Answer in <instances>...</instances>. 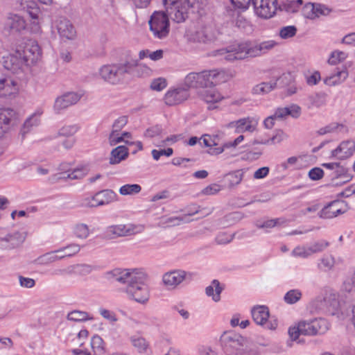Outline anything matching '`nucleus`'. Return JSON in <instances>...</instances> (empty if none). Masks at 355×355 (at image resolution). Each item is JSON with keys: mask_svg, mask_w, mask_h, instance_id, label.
<instances>
[{"mask_svg": "<svg viewBox=\"0 0 355 355\" xmlns=\"http://www.w3.org/2000/svg\"><path fill=\"white\" fill-rule=\"evenodd\" d=\"M110 278L127 284L125 292L138 303L145 304L149 300V291L145 284L146 275L137 270L116 268L110 272Z\"/></svg>", "mask_w": 355, "mask_h": 355, "instance_id": "1", "label": "nucleus"}, {"mask_svg": "<svg viewBox=\"0 0 355 355\" xmlns=\"http://www.w3.org/2000/svg\"><path fill=\"white\" fill-rule=\"evenodd\" d=\"M225 81V73L218 69L190 73L186 76L184 85L187 88H202L215 86Z\"/></svg>", "mask_w": 355, "mask_h": 355, "instance_id": "2", "label": "nucleus"}, {"mask_svg": "<svg viewBox=\"0 0 355 355\" xmlns=\"http://www.w3.org/2000/svg\"><path fill=\"white\" fill-rule=\"evenodd\" d=\"M251 53V42L243 41L232 43L225 48L217 50L214 55L223 56L225 60L233 62L252 58Z\"/></svg>", "mask_w": 355, "mask_h": 355, "instance_id": "3", "label": "nucleus"}, {"mask_svg": "<svg viewBox=\"0 0 355 355\" xmlns=\"http://www.w3.org/2000/svg\"><path fill=\"white\" fill-rule=\"evenodd\" d=\"M163 3L167 16L177 23L184 22L193 7L189 0H163Z\"/></svg>", "mask_w": 355, "mask_h": 355, "instance_id": "4", "label": "nucleus"}, {"mask_svg": "<svg viewBox=\"0 0 355 355\" xmlns=\"http://www.w3.org/2000/svg\"><path fill=\"white\" fill-rule=\"evenodd\" d=\"M98 72L104 81L116 84L123 78L124 74L130 73V65L128 61L124 63L104 64L101 67Z\"/></svg>", "mask_w": 355, "mask_h": 355, "instance_id": "5", "label": "nucleus"}, {"mask_svg": "<svg viewBox=\"0 0 355 355\" xmlns=\"http://www.w3.org/2000/svg\"><path fill=\"white\" fill-rule=\"evenodd\" d=\"M329 329L328 321L320 318L300 320L289 327L288 333H325Z\"/></svg>", "mask_w": 355, "mask_h": 355, "instance_id": "6", "label": "nucleus"}, {"mask_svg": "<svg viewBox=\"0 0 355 355\" xmlns=\"http://www.w3.org/2000/svg\"><path fill=\"white\" fill-rule=\"evenodd\" d=\"M219 340L223 351L227 355H237L249 344L247 338L241 334H221Z\"/></svg>", "mask_w": 355, "mask_h": 355, "instance_id": "7", "label": "nucleus"}, {"mask_svg": "<svg viewBox=\"0 0 355 355\" xmlns=\"http://www.w3.org/2000/svg\"><path fill=\"white\" fill-rule=\"evenodd\" d=\"M150 31L158 39L166 37L169 33L168 17L164 12H155L149 21Z\"/></svg>", "mask_w": 355, "mask_h": 355, "instance_id": "8", "label": "nucleus"}, {"mask_svg": "<svg viewBox=\"0 0 355 355\" xmlns=\"http://www.w3.org/2000/svg\"><path fill=\"white\" fill-rule=\"evenodd\" d=\"M19 123L18 114L12 108H0V138L9 133Z\"/></svg>", "mask_w": 355, "mask_h": 355, "instance_id": "9", "label": "nucleus"}, {"mask_svg": "<svg viewBox=\"0 0 355 355\" xmlns=\"http://www.w3.org/2000/svg\"><path fill=\"white\" fill-rule=\"evenodd\" d=\"M143 230L144 227L142 225H136L131 223H120L109 226L106 230V234L112 238H116L139 234L142 232Z\"/></svg>", "mask_w": 355, "mask_h": 355, "instance_id": "10", "label": "nucleus"}, {"mask_svg": "<svg viewBox=\"0 0 355 355\" xmlns=\"http://www.w3.org/2000/svg\"><path fill=\"white\" fill-rule=\"evenodd\" d=\"M21 56L28 66L36 63L42 56V51L37 41L28 40L23 46H19Z\"/></svg>", "mask_w": 355, "mask_h": 355, "instance_id": "11", "label": "nucleus"}, {"mask_svg": "<svg viewBox=\"0 0 355 355\" xmlns=\"http://www.w3.org/2000/svg\"><path fill=\"white\" fill-rule=\"evenodd\" d=\"M116 193L110 189L103 190L91 198H86L82 201V206L86 207H96L105 205L116 200Z\"/></svg>", "mask_w": 355, "mask_h": 355, "instance_id": "12", "label": "nucleus"}, {"mask_svg": "<svg viewBox=\"0 0 355 355\" xmlns=\"http://www.w3.org/2000/svg\"><path fill=\"white\" fill-rule=\"evenodd\" d=\"M324 306L331 315L343 319L347 314V311L341 305L338 295L335 293H327L323 299Z\"/></svg>", "mask_w": 355, "mask_h": 355, "instance_id": "13", "label": "nucleus"}, {"mask_svg": "<svg viewBox=\"0 0 355 355\" xmlns=\"http://www.w3.org/2000/svg\"><path fill=\"white\" fill-rule=\"evenodd\" d=\"M251 3L256 15L263 19L272 17L277 10V0H252Z\"/></svg>", "mask_w": 355, "mask_h": 355, "instance_id": "14", "label": "nucleus"}, {"mask_svg": "<svg viewBox=\"0 0 355 355\" xmlns=\"http://www.w3.org/2000/svg\"><path fill=\"white\" fill-rule=\"evenodd\" d=\"M252 315L254 321L259 325L266 324V329L270 331L275 330L277 327V320L268 321L270 313L269 309L266 306H254L252 309Z\"/></svg>", "mask_w": 355, "mask_h": 355, "instance_id": "15", "label": "nucleus"}, {"mask_svg": "<svg viewBox=\"0 0 355 355\" xmlns=\"http://www.w3.org/2000/svg\"><path fill=\"white\" fill-rule=\"evenodd\" d=\"M25 19L17 14L9 13L5 19L3 28L9 33H20L26 28Z\"/></svg>", "mask_w": 355, "mask_h": 355, "instance_id": "16", "label": "nucleus"}, {"mask_svg": "<svg viewBox=\"0 0 355 355\" xmlns=\"http://www.w3.org/2000/svg\"><path fill=\"white\" fill-rule=\"evenodd\" d=\"M347 204L342 200H334L325 206L320 212V218L329 219L347 211Z\"/></svg>", "mask_w": 355, "mask_h": 355, "instance_id": "17", "label": "nucleus"}, {"mask_svg": "<svg viewBox=\"0 0 355 355\" xmlns=\"http://www.w3.org/2000/svg\"><path fill=\"white\" fill-rule=\"evenodd\" d=\"M217 39V33L212 27H203L191 34L189 40L198 43H210Z\"/></svg>", "mask_w": 355, "mask_h": 355, "instance_id": "18", "label": "nucleus"}, {"mask_svg": "<svg viewBox=\"0 0 355 355\" xmlns=\"http://www.w3.org/2000/svg\"><path fill=\"white\" fill-rule=\"evenodd\" d=\"M3 66L7 70L17 73L24 66L28 65L21 56V50L17 49L14 53L4 57Z\"/></svg>", "mask_w": 355, "mask_h": 355, "instance_id": "19", "label": "nucleus"}, {"mask_svg": "<svg viewBox=\"0 0 355 355\" xmlns=\"http://www.w3.org/2000/svg\"><path fill=\"white\" fill-rule=\"evenodd\" d=\"M54 24L59 35L62 38L70 40L75 38L76 32L74 26L69 19L63 17H60L55 20Z\"/></svg>", "mask_w": 355, "mask_h": 355, "instance_id": "20", "label": "nucleus"}, {"mask_svg": "<svg viewBox=\"0 0 355 355\" xmlns=\"http://www.w3.org/2000/svg\"><path fill=\"white\" fill-rule=\"evenodd\" d=\"M19 90L17 82L12 78L0 79V98H13L18 94Z\"/></svg>", "mask_w": 355, "mask_h": 355, "instance_id": "21", "label": "nucleus"}, {"mask_svg": "<svg viewBox=\"0 0 355 355\" xmlns=\"http://www.w3.org/2000/svg\"><path fill=\"white\" fill-rule=\"evenodd\" d=\"M355 152V142L347 140L341 142L340 145L331 151V157L339 159L350 157Z\"/></svg>", "mask_w": 355, "mask_h": 355, "instance_id": "22", "label": "nucleus"}, {"mask_svg": "<svg viewBox=\"0 0 355 355\" xmlns=\"http://www.w3.org/2000/svg\"><path fill=\"white\" fill-rule=\"evenodd\" d=\"M80 96L74 92H68L60 96H58L54 103L53 108L56 112L66 109L68 107L78 103Z\"/></svg>", "mask_w": 355, "mask_h": 355, "instance_id": "23", "label": "nucleus"}, {"mask_svg": "<svg viewBox=\"0 0 355 355\" xmlns=\"http://www.w3.org/2000/svg\"><path fill=\"white\" fill-rule=\"evenodd\" d=\"M189 96L188 89L178 88L168 91L164 96V101L168 105L180 104L186 101Z\"/></svg>", "mask_w": 355, "mask_h": 355, "instance_id": "24", "label": "nucleus"}, {"mask_svg": "<svg viewBox=\"0 0 355 355\" xmlns=\"http://www.w3.org/2000/svg\"><path fill=\"white\" fill-rule=\"evenodd\" d=\"M331 184L333 186H341L352 179V175L348 173L347 170L342 166L337 168L336 170L331 171L329 174Z\"/></svg>", "mask_w": 355, "mask_h": 355, "instance_id": "25", "label": "nucleus"}, {"mask_svg": "<svg viewBox=\"0 0 355 355\" xmlns=\"http://www.w3.org/2000/svg\"><path fill=\"white\" fill-rule=\"evenodd\" d=\"M24 241V236L18 232L0 236V248L10 249L19 245Z\"/></svg>", "mask_w": 355, "mask_h": 355, "instance_id": "26", "label": "nucleus"}, {"mask_svg": "<svg viewBox=\"0 0 355 355\" xmlns=\"http://www.w3.org/2000/svg\"><path fill=\"white\" fill-rule=\"evenodd\" d=\"M198 96L208 104H215L223 98L222 95L214 88V86L205 87L200 90L198 92Z\"/></svg>", "mask_w": 355, "mask_h": 355, "instance_id": "27", "label": "nucleus"}, {"mask_svg": "<svg viewBox=\"0 0 355 355\" xmlns=\"http://www.w3.org/2000/svg\"><path fill=\"white\" fill-rule=\"evenodd\" d=\"M186 272L183 270H174L165 273L163 275V282L165 286L175 288L185 278Z\"/></svg>", "mask_w": 355, "mask_h": 355, "instance_id": "28", "label": "nucleus"}, {"mask_svg": "<svg viewBox=\"0 0 355 355\" xmlns=\"http://www.w3.org/2000/svg\"><path fill=\"white\" fill-rule=\"evenodd\" d=\"M301 109L297 105H292L290 107H279L275 113L274 117L277 119H283L290 115L293 118H297L300 114Z\"/></svg>", "mask_w": 355, "mask_h": 355, "instance_id": "29", "label": "nucleus"}, {"mask_svg": "<svg viewBox=\"0 0 355 355\" xmlns=\"http://www.w3.org/2000/svg\"><path fill=\"white\" fill-rule=\"evenodd\" d=\"M277 43L273 40L262 42L258 44L251 42V56L255 58L267 53L275 47Z\"/></svg>", "mask_w": 355, "mask_h": 355, "instance_id": "30", "label": "nucleus"}, {"mask_svg": "<svg viewBox=\"0 0 355 355\" xmlns=\"http://www.w3.org/2000/svg\"><path fill=\"white\" fill-rule=\"evenodd\" d=\"M129 155L128 149L124 146H119L112 149L110 153V164H117L125 159Z\"/></svg>", "mask_w": 355, "mask_h": 355, "instance_id": "31", "label": "nucleus"}, {"mask_svg": "<svg viewBox=\"0 0 355 355\" xmlns=\"http://www.w3.org/2000/svg\"><path fill=\"white\" fill-rule=\"evenodd\" d=\"M252 123V119L250 117H247L232 122L231 124L236 127L238 132L245 131L252 132L255 130V125H253Z\"/></svg>", "mask_w": 355, "mask_h": 355, "instance_id": "32", "label": "nucleus"}, {"mask_svg": "<svg viewBox=\"0 0 355 355\" xmlns=\"http://www.w3.org/2000/svg\"><path fill=\"white\" fill-rule=\"evenodd\" d=\"M67 319L71 322H81L93 320V316L86 311L73 310L68 313Z\"/></svg>", "mask_w": 355, "mask_h": 355, "instance_id": "33", "label": "nucleus"}, {"mask_svg": "<svg viewBox=\"0 0 355 355\" xmlns=\"http://www.w3.org/2000/svg\"><path fill=\"white\" fill-rule=\"evenodd\" d=\"M348 76L347 70H341L327 77L324 82L329 86H334L343 82Z\"/></svg>", "mask_w": 355, "mask_h": 355, "instance_id": "34", "label": "nucleus"}, {"mask_svg": "<svg viewBox=\"0 0 355 355\" xmlns=\"http://www.w3.org/2000/svg\"><path fill=\"white\" fill-rule=\"evenodd\" d=\"M130 65V71L133 67L135 69V74L137 77L145 78L152 76L153 70L145 64H139L137 61L135 60L129 62Z\"/></svg>", "mask_w": 355, "mask_h": 355, "instance_id": "35", "label": "nucleus"}, {"mask_svg": "<svg viewBox=\"0 0 355 355\" xmlns=\"http://www.w3.org/2000/svg\"><path fill=\"white\" fill-rule=\"evenodd\" d=\"M223 291V288L220 286V282L214 279L211 285L206 288L205 292L208 296H211L212 299L215 302L220 300V295Z\"/></svg>", "mask_w": 355, "mask_h": 355, "instance_id": "36", "label": "nucleus"}, {"mask_svg": "<svg viewBox=\"0 0 355 355\" xmlns=\"http://www.w3.org/2000/svg\"><path fill=\"white\" fill-rule=\"evenodd\" d=\"M21 8L26 11L29 15H35L36 12H40V9L37 3L33 0H19Z\"/></svg>", "mask_w": 355, "mask_h": 355, "instance_id": "37", "label": "nucleus"}, {"mask_svg": "<svg viewBox=\"0 0 355 355\" xmlns=\"http://www.w3.org/2000/svg\"><path fill=\"white\" fill-rule=\"evenodd\" d=\"M325 95L322 94H316L309 96L307 98V104L309 108L320 107L325 104Z\"/></svg>", "mask_w": 355, "mask_h": 355, "instance_id": "38", "label": "nucleus"}, {"mask_svg": "<svg viewBox=\"0 0 355 355\" xmlns=\"http://www.w3.org/2000/svg\"><path fill=\"white\" fill-rule=\"evenodd\" d=\"M276 83H261L259 85L254 86L252 89V93L254 94H265L272 89H274L276 87Z\"/></svg>", "mask_w": 355, "mask_h": 355, "instance_id": "39", "label": "nucleus"}, {"mask_svg": "<svg viewBox=\"0 0 355 355\" xmlns=\"http://www.w3.org/2000/svg\"><path fill=\"white\" fill-rule=\"evenodd\" d=\"M243 179V173L239 171L230 173L226 175L225 180L228 187H234L239 184Z\"/></svg>", "mask_w": 355, "mask_h": 355, "instance_id": "40", "label": "nucleus"}, {"mask_svg": "<svg viewBox=\"0 0 355 355\" xmlns=\"http://www.w3.org/2000/svg\"><path fill=\"white\" fill-rule=\"evenodd\" d=\"M141 191V187L139 184H125L120 187L119 193L122 196L135 195L139 193Z\"/></svg>", "mask_w": 355, "mask_h": 355, "instance_id": "41", "label": "nucleus"}, {"mask_svg": "<svg viewBox=\"0 0 355 355\" xmlns=\"http://www.w3.org/2000/svg\"><path fill=\"white\" fill-rule=\"evenodd\" d=\"M104 342L98 334L94 335L91 339V346L96 354H102L104 352Z\"/></svg>", "mask_w": 355, "mask_h": 355, "instance_id": "42", "label": "nucleus"}, {"mask_svg": "<svg viewBox=\"0 0 355 355\" xmlns=\"http://www.w3.org/2000/svg\"><path fill=\"white\" fill-rule=\"evenodd\" d=\"M40 122V115L33 114L24 123L21 132L23 135L26 134L33 126H37Z\"/></svg>", "mask_w": 355, "mask_h": 355, "instance_id": "43", "label": "nucleus"}, {"mask_svg": "<svg viewBox=\"0 0 355 355\" xmlns=\"http://www.w3.org/2000/svg\"><path fill=\"white\" fill-rule=\"evenodd\" d=\"M132 345L140 352H144L147 349L148 344L144 338L141 337L139 334L135 335L131 338Z\"/></svg>", "mask_w": 355, "mask_h": 355, "instance_id": "44", "label": "nucleus"}, {"mask_svg": "<svg viewBox=\"0 0 355 355\" xmlns=\"http://www.w3.org/2000/svg\"><path fill=\"white\" fill-rule=\"evenodd\" d=\"M302 297V293L299 290H291L284 295V301L286 303L293 304L297 302Z\"/></svg>", "mask_w": 355, "mask_h": 355, "instance_id": "45", "label": "nucleus"}, {"mask_svg": "<svg viewBox=\"0 0 355 355\" xmlns=\"http://www.w3.org/2000/svg\"><path fill=\"white\" fill-rule=\"evenodd\" d=\"M87 173V168L85 166H82L71 170L65 178L71 180H78L85 177Z\"/></svg>", "mask_w": 355, "mask_h": 355, "instance_id": "46", "label": "nucleus"}, {"mask_svg": "<svg viewBox=\"0 0 355 355\" xmlns=\"http://www.w3.org/2000/svg\"><path fill=\"white\" fill-rule=\"evenodd\" d=\"M74 235L80 239H85L88 237L89 234V230L87 225L85 224H78L73 229Z\"/></svg>", "mask_w": 355, "mask_h": 355, "instance_id": "47", "label": "nucleus"}, {"mask_svg": "<svg viewBox=\"0 0 355 355\" xmlns=\"http://www.w3.org/2000/svg\"><path fill=\"white\" fill-rule=\"evenodd\" d=\"M347 53L343 51H336L331 53L328 63L331 65H336L345 60Z\"/></svg>", "mask_w": 355, "mask_h": 355, "instance_id": "48", "label": "nucleus"}, {"mask_svg": "<svg viewBox=\"0 0 355 355\" xmlns=\"http://www.w3.org/2000/svg\"><path fill=\"white\" fill-rule=\"evenodd\" d=\"M302 15L309 19H315L317 18V15H315V3H307L302 9Z\"/></svg>", "mask_w": 355, "mask_h": 355, "instance_id": "49", "label": "nucleus"}, {"mask_svg": "<svg viewBox=\"0 0 355 355\" xmlns=\"http://www.w3.org/2000/svg\"><path fill=\"white\" fill-rule=\"evenodd\" d=\"M56 261L57 260H56L55 253L53 251H52V252H47V253L39 257L35 260V262L38 264L46 265V264H49V263H53Z\"/></svg>", "mask_w": 355, "mask_h": 355, "instance_id": "50", "label": "nucleus"}, {"mask_svg": "<svg viewBox=\"0 0 355 355\" xmlns=\"http://www.w3.org/2000/svg\"><path fill=\"white\" fill-rule=\"evenodd\" d=\"M286 137V134L282 130H277L275 135L265 141L261 142V144L269 145L272 144H279Z\"/></svg>", "mask_w": 355, "mask_h": 355, "instance_id": "51", "label": "nucleus"}, {"mask_svg": "<svg viewBox=\"0 0 355 355\" xmlns=\"http://www.w3.org/2000/svg\"><path fill=\"white\" fill-rule=\"evenodd\" d=\"M302 0L288 1L284 4V9L288 12L295 13L300 10V8L302 5Z\"/></svg>", "mask_w": 355, "mask_h": 355, "instance_id": "52", "label": "nucleus"}, {"mask_svg": "<svg viewBox=\"0 0 355 355\" xmlns=\"http://www.w3.org/2000/svg\"><path fill=\"white\" fill-rule=\"evenodd\" d=\"M40 14L36 12L35 15H29L31 17L29 29L31 33H37L40 31Z\"/></svg>", "mask_w": 355, "mask_h": 355, "instance_id": "53", "label": "nucleus"}, {"mask_svg": "<svg viewBox=\"0 0 355 355\" xmlns=\"http://www.w3.org/2000/svg\"><path fill=\"white\" fill-rule=\"evenodd\" d=\"M297 28L295 26H287L283 27L279 31V36L282 39H288L295 35Z\"/></svg>", "mask_w": 355, "mask_h": 355, "instance_id": "54", "label": "nucleus"}, {"mask_svg": "<svg viewBox=\"0 0 355 355\" xmlns=\"http://www.w3.org/2000/svg\"><path fill=\"white\" fill-rule=\"evenodd\" d=\"M306 334H289V339L287 340V345L292 347L293 343H296L298 345H304L306 343L303 336Z\"/></svg>", "mask_w": 355, "mask_h": 355, "instance_id": "55", "label": "nucleus"}, {"mask_svg": "<svg viewBox=\"0 0 355 355\" xmlns=\"http://www.w3.org/2000/svg\"><path fill=\"white\" fill-rule=\"evenodd\" d=\"M78 131V127L75 125H67L63 126L58 132V134L64 137H71Z\"/></svg>", "mask_w": 355, "mask_h": 355, "instance_id": "56", "label": "nucleus"}, {"mask_svg": "<svg viewBox=\"0 0 355 355\" xmlns=\"http://www.w3.org/2000/svg\"><path fill=\"white\" fill-rule=\"evenodd\" d=\"M329 245V243L325 241H320L316 243H314L311 246L309 247V250L311 253V255L322 251Z\"/></svg>", "mask_w": 355, "mask_h": 355, "instance_id": "57", "label": "nucleus"}, {"mask_svg": "<svg viewBox=\"0 0 355 355\" xmlns=\"http://www.w3.org/2000/svg\"><path fill=\"white\" fill-rule=\"evenodd\" d=\"M166 87V79L163 78H158L153 80L150 84V88L155 91H162Z\"/></svg>", "mask_w": 355, "mask_h": 355, "instance_id": "58", "label": "nucleus"}, {"mask_svg": "<svg viewBox=\"0 0 355 355\" xmlns=\"http://www.w3.org/2000/svg\"><path fill=\"white\" fill-rule=\"evenodd\" d=\"M162 132V129L159 125H155L148 128L144 132V137L148 138H153L155 137L159 136Z\"/></svg>", "mask_w": 355, "mask_h": 355, "instance_id": "59", "label": "nucleus"}, {"mask_svg": "<svg viewBox=\"0 0 355 355\" xmlns=\"http://www.w3.org/2000/svg\"><path fill=\"white\" fill-rule=\"evenodd\" d=\"M128 123V119L126 116H123L119 117L113 123L112 131L119 132Z\"/></svg>", "mask_w": 355, "mask_h": 355, "instance_id": "60", "label": "nucleus"}, {"mask_svg": "<svg viewBox=\"0 0 355 355\" xmlns=\"http://www.w3.org/2000/svg\"><path fill=\"white\" fill-rule=\"evenodd\" d=\"M331 11V9L324 5L315 3V15H317V18L322 15H328Z\"/></svg>", "mask_w": 355, "mask_h": 355, "instance_id": "61", "label": "nucleus"}, {"mask_svg": "<svg viewBox=\"0 0 355 355\" xmlns=\"http://www.w3.org/2000/svg\"><path fill=\"white\" fill-rule=\"evenodd\" d=\"M309 247L298 246L293 250V254L295 257H307L311 256V253L309 250Z\"/></svg>", "mask_w": 355, "mask_h": 355, "instance_id": "62", "label": "nucleus"}, {"mask_svg": "<svg viewBox=\"0 0 355 355\" xmlns=\"http://www.w3.org/2000/svg\"><path fill=\"white\" fill-rule=\"evenodd\" d=\"M100 315L104 318L105 319L110 321V322H116L117 321V318L116 316V314L110 310L100 308L99 310Z\"/></svg>", "mask_w": 355, "mask_h": 355, "instance_id": "63", "label": "nucleus"}, {"mask_svg": "<svg viewBox=\"0 0 355 355\" xmlns=\"http://www.w3.org/2000/svg\"><path fill=\"white\" fill-rule=\"evenodd\" d=\"M324 175V171L319 167H315L309 172V177L312 180H319Z\"/></svg>", "mask_w": 355, "mask_h": 355, "instance_id": "64", "label": "nucleus"}]
</instances>
